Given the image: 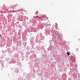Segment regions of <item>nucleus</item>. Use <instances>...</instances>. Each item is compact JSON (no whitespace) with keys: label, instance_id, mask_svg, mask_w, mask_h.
<instances>
[{"label":"nucleus","instance_id":"nucleus-3","mask_svg":"<svg viewBox=\"0 0 80 80\" xmlns=\"http://www.w3.org/2000/svg\"><path fill=\"white\" fill-rule=\"evenodd\" d=\"M2 36V35L1 34H0V38Z\"/></svg>","mask_w":80,"mask_h":80},{"label":"nucleus","instance_id":"nucleus-4","mask_svg":"<svg viewBox=\"0 0 80 80\" xmlns=\"http://www.w3.org/2000/svg\"><path fill=\"white\" fill-rule=\"evenodd\" d=\"M79 40H80V39H79Z\"/></svg>","mask_w":80,"mask_h":80},{"label":"nucleus","instance_id":"nucleus-2","mask_svg":"<svg viewBox=\"0 0 80 80\" xmlns=\"http://www.w3.org/2000/svg\"><path fill=\"white\" fill-rule=\"evenodd\" d=\"M38 13V11H37L36 12V13Z\"/></svg>","mask_w":80,"mask_h":80},{"label":"nucleus","instance_id":"nucleus-1","mask_svg":"<svg viewBox=\"0 0 80 80\" xmlns=\"http://www.w3.org/2000/svg\"><path fill=\"white\" fill-rule=\"evenodd\" d=\"M67 55H70V52H67Z\"/></svg>","mask_w":80,"mask_h":80}]
</instances>
